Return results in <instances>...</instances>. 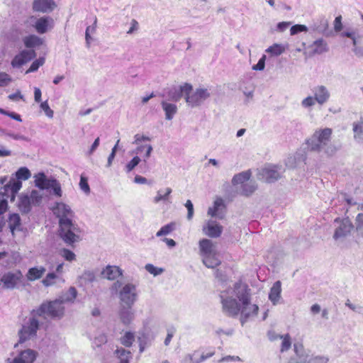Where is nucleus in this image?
Here are the masks:
<instances>
[{"mask_svg":"<svg viewBox=\"0 0 363 363\" xmlns=\"http://www.w3.org/2000/svg\"><path fill=\"white\" fill-rule=\"evenodd\" d=\"M220 298L223 312L232 317L237 316L240 313L242 325L248 318L257 314L258 306L250 302V289L241 281L222 290Z\"/></svg>","mask_w":363,"mask_h":363,"instance_id":"nucleus-1","label":"nucleus"},{"mask_svg":"<svg viewBox=\"0 0 363 363\" xmlns=\"http://www.w3.org/2000/svg\"><path fill=\"white\" fill-rule=\"evenodd\" d=\"M180 90L187 106L191 108L201 106L211 98L212 94L211 89L209 87L200 86L193 89V86L189 83L180 86Z\"/></svg>","mask_w":363,"mask_h":363,"instance_id":"nucleus-2","label":"nucleus"},{"mask_svg":"<svg viewBox=\"0 0 363 363\" xmlns=\"http://www.w3.org/2000/svg\"><path fill=\"white\" fill-rule=\"evenodd\" d=\"M332 133V129L329 128L315 130L307 140L310 150L317 152L324 151L328 155L334 154L335 148L330 145Z\"/></svg>","mask_w":363,"mask_h":363,"instance_id":"nucleus-3","label":"nucleus"},{"mask_svg":"<svg viewBox=\"0 0 363 363\" xmlns=\"http://www.w3.org/2000/svg\"><path fill=\"white\" fill-rule=\"evenodd\" d=\"M111 290L118 293L121 303L124 306H133L138 298L137 285L132 282L116 281L112 284Z\"/></svg>","mask_w":363,"mask_h":363,"instance_id":"nucleus-4","label":"nucleus"},{"mask_svg":"<svg viewBox=\"0 0 363 363\" xmlns=\"http://www.w3.org/2000/svg\"><path fill=\"white\" fill-rule=\"evenodd\" d=\"M199 255L203 264L208 268H215L220 264L216 245L208 239H202L199 242Z\"/></svg>","mask_w":363,"mask_h":363,"instance_id":"nucleus-5","label":"nucleus"},{"mask_svg":"<svg viewBox=\"0 0 363 363\" xmlns=\"http://www.w3.org/2000/svg\"><path fill=\"white\" fill-rule=\"evenodd\" d=\"M59 228V235L67 245L72 246L82 240L81 229L73 220H62Z\"/></svg>","mask_w":363,"mask_h":363,"instance_id":"nucleus-6","label":"nucleus"},{"mask_svg":"<svg viewBox=\"0 0 363 363\" xmlns=\"http://www.w3.org/2000/svg\"><path fill=\"white\" fill-rule=\"evenodd\" d=\"M64 306L56 298L54 301L43 303L33 313L40 317H50L53 319H61L65 315Z\"/></svg>","mask_w":363,"mask_h":363,"instance_id":"nucleus-7","label":"nucleus"},{"mask_svg":"<svg viewBox=\"0 0 363 363\" xmlns=\"http://www.w3.org/2000/svg\"><path fill=\"white\" fill-rule=\"evenodd\" d=\"M38 317L40 316L34 314L33 310L30 316L22 325L21 328L18 331L19 342L21 343L36 337L37 332L40 328V322Z\"/></svg>","mask_w":363,"mask_h":363,"instance_id":"nucleus-8","label":"nucleus"},{"mask_svg":"<svg viewBox=\"0 0 363 363\" xmlns=\"http://www.w3.org/2000/svg\"><path fill=\"white\" fill-rule=\"evenodd\" d=\"M334 226L335 230L333 238L335 241L343 240L354 230V225L348 217L335 218L334 220Z\"/></svg>","mask_w":363,"mask_h":363,"instance_id":"nucleus-9","label":"nucleus"},{"mask_svg":"<svg viewBox=\"0 0 363 363\" xmlns=\"http://www.w3.org/2000/svg\"><path fill=\"white\" fill-rule=\"evenodd\" d=\"M284 172L281 166L269 165L262 169L259 174V179L267 183H273L277 181Z\"/></svg>","mask_w":363,"mask_h":363,"instance_id":"nucleus-10","label":"nucleus"},{"mask_svg":"<svg viewBox=\"0 0 363 363\" xmlns=\"http://www.w3.org/2000/svg\"><path fill=\"white\" fill-rule=\"evenodd\" d=\"M53 213L59 218V223L62 220H72L74 216L70 206L62 202H57L52 208Z\"/></svg>","mask_w":363,"mask_h":363,"instance_id":"nucleus-11","label":"nucleus"},{"mask_svg":"<svg viewBox=\"0 0 363 363\" xmlns=\"http://www.w3.org/2000/svg\"><path fill=\"white\" fill-rule=\"evenodd\" d=\"M22 279V273L20 271H16L4 274L1 279V281L3 283L5 289H13L17 286Z\"/></svg>","mask_w":363,"mask_h":363,"instance_id":"nucleus-12","label":"nucleus"},{"mask_svg":"<svg viewBox=\"0 0 363 363\" xmlns=\"http://www.w3.org/2000/svg\"><path fill=\"white\" fill-rule=\"evenodd\" d=\"M35 57L33 50H23L16 55L11 61L13 67H21Z\"/></svg>","mask_w":363,"mask_h":363,"instance_id":"nucleus-13","label":"nucleus"},{"mask_svg":"<svg viewBox=\"0 0 363 363\" xmlns=\"http://www.w3.org/2000/svg\"><path fill=\"white\" fill-rule=\"evenodd\" d=\"M37 357V352L31 349L21 351L13 359H8L6 363H33Z\"/></svg>","mask_w":363,"mask_h":363,"instance_id":"nucleus-14","label":"nucleus"},{"mask_svg":"<svg viewBox=\"0 0 363 363\" xmlns=\"http://www.w3.org/2000/svg\"><path fill=\"white\" fill-rule=\"evenodd\" d=\"M312 93L317 101V104L320 106L326 104L330 98V92L324 85L314 86L312 89Z\"/></svg>","mask_w":363,"mask_h":363,"instance_id":"nucleus-15","label":"nucleus"},{"mask_svg":"<svg viewBox=\"0 0 363 363\" xmlns=\"http://www.w3.org/2000/svg\"><path fill=\"white\" fill-rule=\"evenodd\" d=\"M53 27V20L49 16L37 18L35 30L38 33L44 34Z\"/></svg>","mask_w":363,"mask_h":363,"instance_id":"nucleus-16","label":"nucleus"},{"mask_svg":"<svg viewBox=\"0 0 363 363\" xmlns=\"http://www.w3.org/2000/svg\"><path fill=\"white\" fill-rule=\"evenodd\" d=\"M328 51L327 43L323 39L315 40L311 45L307 48V51L305 54H308V56L314 55H320Z\"/></svg>","mask_w":363,"mask_h":363,"instance_id":"nucleus-17","label":"nucleus"},{"mask_svg":"<svg viewBox=\"0 0 363 363\" xmlns=\"http://www.w3.org/2000/svg\"><path fill=\"white\" fill-rule=\"evenodd\" d=\"M56 7L53 0H34L33 9L35 11L49 13Z\"/></svg>","mask_w":363,"mask_h":363,"instance_id":"nucleus-18","label":"nucleus"},{"mask_svg":"<svg viewBox=\"0 0 363 363\" xmlns=\"http://www.w3.org/2000/svg\"><path fill=\"white\" fill-rule=\"evenodd\" d=\"M223 227L213 220H208L203 228V233L211 238H218L220 235Z\"/></svg>","mask_w":363,"mask_h":363,"instance_id":"nucleus-19","label":"nucleus"},{"mask_svg":"<svg viewBox=\"0 0 363 363\" xmlns=\"http://www.w3.org/2000/svg\"><path fill=\"white\" fill-rule=\"evenodd\" d=\"M133 306H124L121 304L118 315L120 320L125 325H129L135 318V313L132 309Z\"/></svg>","mask_w":363,"mask_h":363,"instance_id":"nucleus-20","label":"nucleus"},{"mask_svg":"<svg viewBox=\"0 0 363 363\" xmlns=\"http://www.w3.org/2000/svg\"><path fill=\"white\" fill-rule=\"evenodd\" d=\"M214 351L203 353L199 355V352L195 351L192 354H187L184 359V363H201L214 355Z\"/></svg>","mask_w":363,"mask_h":363,"instance_id":"nucleus-21","label":"nucleus"},{"mask_svg":"<svg viewBox=\"0 0 363 363\" xmlns=\"http://www.w3.org/2000/svg\"><path fill=\"white\" fill-rule=\"evenodd\" d=\"M296 358H291L289 363H307L308 354L305 352L303 346L300 343L294 345Z\"/></svg>","mask_w":363,"mask_h":363,"instance_id":"nucleus-22","label":"nucleus"},{"mask_svg":"<svg viewBox=\"0 0 363 363\" xmlns=\"http://www.w3.org/2000/svg\"><path fill=\"white\" fill-rule=\"evenodd\" d=\"M225 205L222 199H217L213 203V207H210L208 210V215L212 217L223 218L224 216Z\"/></svg>","mask_w":363,"mask_h":363,"instance_id":"nucleus-23","label":"nucleus"},{"mask_svg":"<svg viewBox=\"0 0 363 363\" xmlns=\"http://www.w3.org/2000/svg\"><path fill=\"white\" fill-rule=\"evenodd\" d=\"M35 186L40 190L49 189L54 179H48L44 172H39L34 175Z\"/></svg>","mask_w":363,"mask_h":363,"instance_id":"nucleus-24","label":"nucleus"},{"mask_svg":"<svg viewBox=\"0 0 363 363\" xmlns=\"http://www.w3.org/2000/svg\"><path fill=\"white\" fill-rule=\"evenodd\" d=\"M104 278L108 280H115L119 277L122 276L123 271L117 266L108 265L101 272Z\"/></svg>","mask_w":363,"mask_h":363,"instance_id":"nucleus-25","label":"nucleus"},{"mask_svg":"<svg viewBox=\"0 0 363 363\" xmlns=\"http://www.w3.org/2000/svg\"><path fill=\"white\" fill-rule=\"evenodd\" d=\"M77 296V289L72 286L69 287L67 291L62 294L58 298H57L62 305L65 303H72L74 302Z\"/></svg>","mask_w":363,"mask_h":363,"instance_id":"nucleus-26","label":"nucleus"},{"mask_svg":"<svg viewBox=\"0 0 363 363\" xmlns=\"http://www.w3.org/2000/svg\"><path fill=\"white\" fill-rule=\"evenodd\" d=\"M281 283L280 281H277L270 289L269 294V299L274 305L277 304L279 298H281Z\"/></svg>","mask_w":363,"mask_h":363,"instance_id":"nucleus-27","label":"nucleus"},{"mask_svg":"<svg viewBox=\"0 0 363 363\" xmlns=\"http://www.w3.org/2000/svg\"><path fill=\"white\" fill-rule=\"evenodd\" d=\"M161 106L165 113L166 120L171 121L177 112L178 108L177 105L166 101H162Z\"/></svg>","mask_w":363,"mask_h":363,"instance_id":"nucleus-28","label":"nucleus"},{"mask_svg":"<svg viewBox=\"0 0 363 363\" xmlns=\"http://www.w3.org/2000/svg\"><path fill=\"white\" fill-rule=\"evenodd\" d=\"M64 281L65 280L63 279L62 276H60L55 272H49L46 275V277L42 280L43 284L46 287L55 285L59 282Z\"/></svg>","mask_w":363,"mask_h":363,"instance_id":"nucleus-29","label":"nucleus"},{"mask_svg":"<svg viewBox=\"0 0 363 363\" xmlns=\"http://www.w3.org/2000/svg\"><path fill=\"white\" fill-rule=\"evenodd\" d=\"M172 190L170 187H167L165 189H159L157 191L156 196L153 198V203L157 204L161 201L168 202L169 196L172 194Z\"/></svg>","mask_w":363,"mask_h":363,"instance_id":"nucleus-30","label":"nucleus"},{"mask_svg":"<svg viewBox=\"0 0 363 363\" xmlns=\"http://www.w3.org/2000/svg\"><path fill=\"white\" fill-rule=\"evenodd\" d=\"M114 354L118 359L119 363H130V360L132 359L131 352L123 347L117 348Z\"/></svg>","mask_w":363,"mask_h":363,"instance_id":"nucleus-31","label":"nucleus"},{"mask_svg":"<svg viewBox=\"0 0 363 363\" xmlns=\"http://www.w3.org/2000/svg\"><path fill=\"white\" fill-rule=\"evenodd\" d=\"M353 132L354 139L359 143H363V118L353 123Z\"/></svg>","mask_w":363,"mask_h":363,"instance_id":"nucleus-32","label":"nucleus"},{"mask_svg":"<svg viewBox=\"0 0 363 363\" xmlns=\"http://www.w3.org/2000/svg\"><path fill=\"white\" fill-rule=\"evenodd\" d=\"M45 268L43 267H32L28 269L27 273V279L29 281H35L43 277L45 272Z\"/></svg>","mask_w":363,"mask_h":363,"instance_id":"nucleus-33","label":"nucleus"},{"mask_svg":"<svg viewBox=\"0 0 363 363\" xmlns=\"http://www.w3.org/2000/svg\"><path fill=\"white\" fill-rule=\"evenodd\" d=\"M23 43L26 48H31L42 45L43 40L35 35H30L23 38Z\"/></svg>","mask_w":363,"mask_h":363,"instance_id":"nucleus-34","label":"nucleus"},{"mask_svg":"<svg viewBox=\"0 0 363 363\" xmlns=\"http://www.w3.org/2000/svg\"><path fill=\"white\" fill-rule=\"evenodd\" d=\"M250 176H251V174L249 171L242 172L241 173L235 174L233 177V178L232 179V183L233 185H236V184H241L243 185L244 184H245V182H248L250 180Z\"/></svg>","mask_w":363,"mask_h":363,"instance_id":"nucleus-35","label":"nucleus"},{"mask_svg":"<svg viewBox=\"0 0 363 363\" xmlns=\"http://www.w3.org/2000/svg\"><path fill=\"white\" fill-rule=\"evenodd\" d=\"M360 211L356 217V230L359 235L363 238V204L358 206Z\"/></svg>","mask_w":363,"mask_h":363,"instance_id":"nucleus-36","label":"nucleus"},{"mask_svg":"<svg viewBox=\"0 0 363 363\" xmlns=\"http://www.w3.org/2000/svg\"><path fill=\"white\" fill-rule=\"evenodd\" d=\"M22 183L21 182L16 179L10 180L9 183L5 184V190L8 191L11 190L13 196L16 194L21 188Z\"/></svg>","mask_w":363,"mask_h":363,"instance_id":"nucleus-37","label":"nucleus"},{"mask_svg":"<svg viewBox=\"0 0 363 363\" xmlns=\"http://www.w3.org/2000/svg\"><path fill=\"white\" fill-rule=\"evenodd\" d=\"M286 48L284 45L281 44L274 43L272 46L269 47L266 52L270 53L272 56H279L284 52Z\"/></svg>","mask_w":363,"mask_h":363,"instance_id":"nucleus-38","label":"nucleus"},{"mask_svg":"<svg viewBox=\"0 0 363 363\" xmlns=\"http://www.w3.org/2000/svg\"><path fill=\"white\" fill-rule=\"evenodd\" d=\"M134 340L135 335L131 332H125V334L120 339L121 343L127 347H130Z\"/></svg>","mask_w":363,"mask_h":363,"instance_id":"nucleus-39","label":"nucleus"},{"mask_svg":"<svg viewBox=\"0 0 363 363\" xmlns=\"http://www.w3.org/2000/svg\"><path fill=\"white\" fill-rule=\"evenodd\" d=\"M43 194L41 191L38 190H33L29 196L31 200L32 205L38 206L41 203Z\"/></svg>","mask_w":363,"mask_h":363,"instance_id":"nucleus-40","label":"nucleus"},{"mask_svg":"<svg viewBox=\"0 0 363 363\" xmlns=\"http://www.w3.org/2000/svg\"><path fill=\"white\" fill-rule=\"evenodd\" d=\"M32 205L31 200H30L29 196H23L20 199L19 207L21 210L26 213L30 211V206Z\"/></svg>","mask_w":363,"mask_h":363,"instance_id":"nucleus-41","label":"nucleus"},{"mask_svg":"<svg viewBox=\"0 0 363 363\" xmlns=\"http://www.w3.org/2000/svg\"><path fill=\"white\" fill-rule=\"evenodd\" d=\"M257 189V185L254 182H249L242 185V194L245 196L251 195Z\"/></svg>","mask_w":363,"mask_h":363,"instance_id":"nucleus-42","label":"nucleus"},{"mask_svg":"<svg viewBox=\"0 0 363 363\" xmlns=\"http://www.w3.org/2000/svg\"><path fill=\"white\" fill-rule=\"evenodd\" d=\"M279 339L281 340V352L287 351L291 346V337L289 334H286L282 336H279Z\"/></svg>","mask_w":363,"mask_h":363,"instance_id":"nucleus-43","label":"nucleus"},{"mask_svg":"<svg viewBox=\"0 0 363 363\" xmlns=\"http://www.w3.org/2000/svg\"><path fill=\"white\" fill-rule=\"evenodd\" d=\"M317 103L315 97L313 96H308L301 101V106L306 109H311L313 106Z\"/></svg>","mask_w":363,"mask_h":363,"instance_id":"nucleus-44","label":"nucleus"},{"mask_svg":"<svg viewBox=\"0 0 363 363\" xmlns=\"http://www.w3.org/2000/svg\"><path fill=\"white\" fill-rule=\"evenodd\" d=\"M18 179L27 180L30 176V172L27 167H21L16 173Z\"/></svg>","mask_w":363,"mask_h":363,"instance_id":"nucleus-45","label":"nucleus"},{"mask_svg":"<svg viewBox=\"0 0 363 363\" xmlns=\"http://www.w3.org/2000/svg\"><path fill=\"white\" fill-rule=\"evenodd\" d=\"M21 224V218L18 214H12L9 217V225L11 230L13 232V230L20 225Z\"/></svg>","mask_w":363,"mask_h":363,"instance_id":"nucleus-46","label":"nucleus"},{"mask_svg":"<svg viewBox=\"0 0 363 363\" xmlns=\"http://www.w3.org/2000/svg\"><path fill=\"white\" fill-rule=\"evenodd\" d=\"M174 223H171L164 225L160 230L156 233L157 237H161L169 234L174 229Z\"/></svg>","mask_w":363,"mask_h":363,"instance_id":"nucleus-47","label":"nucleus"},{"mask_svg":"<svg viewBox=\"0 0 363 363\" xmlns=\"http://www.w3.org/2000/svg\"><path fill=\"white\" fill-rule=\"evenodd\" d=\"M50 189H52V192L55 196L57 197H61L62 196L61 184L57 179H53Z\"/></svg>","mask_w":363,"mask_h":363,"instance_id":"nucleus-48","label":"nucleus"},{"mask_svg":"<svg viewBox=\"0 0 363 363\" xmlns=\"http://www.w3.org/2000/svg\"><path fill=\"white\" fill-rule=\"evenodd\" d=\"M45 63V58L40 57L33 62L30 68L26 71V74L29 72H33L38 69V68Z\"/></svg>","mask_w":363,"mask_h":363,"instance_id":"nucleus-49","label":"nucleus"},{"mask_svg":"<svg viewBox=\"0 0 363 363\" xmlns=\"http://www.w3.org/2000/svg\"><path fill=\"white\" fill-rule=\"evenodd\" d=\"M345 306H347L350 309L353 311L354 312L363 315V306L359 304H354L350 302L349 299H347L345 302Z\"/></svg>","mask_w":363,"mask_h":363,"instance_id":"nucleus-50","label":"nucleus"},{"mask_svg":"<svg viewBox=\"0 0 363 363\" xmlns=\"http://www.w3.org/2000/svg\"><path fill=\"white\" fill-rule=\"evenodd\" d=\"M60 255L64 259H65L66 260H67L69 262H72V261L74 260L76 258L75 254L73 252H72L71 250L66 249V248H63L62 250H60Z\"/></svg>","mask_w":363,"mask_h":363,"instance_id":"nucleus-51","label":"nucleus"},{"mask_svg":"<svg viewBox=\"0 0 363 363\" xmlns=\"http://www.w3.org/2000/svg\"><path fill=\"white\" fill-rule=\"evenodd\" d=\"M141 161L140 158L138 156L134 157L126 165V172H130Z\"/></svg>","mask_w":363,"mask_h":363,"instance_id":"nucleus-52","label":"nucleus"},{"mask_svg":"<svg viewBox=\"0 0 363 363\" xmlns=\"http://www.w3.org/2000/svg\"><path fill=\"white\" fill-rule=\"evenodd\" d=\"M308 31V28L305 25L296 24L291 27L290 33L291 35H294L300 32Z\"/></svg>","mask_w":363,"mask_h":363,"instance_id":"nucleus-53","label":"nucleus"},{"mask_svg":"<svg viewBox=\"0 0 363 363\" xmlns=\"http://www.w3.org/2000/svg\"><path fill=\"white\" fill-rule=\"evenodd\" d=\"M145 269L151 274H153L154 276H157L162 273L163 269L162 268H157L155 267L152 264H147L145 266Z\"/></svg>","mask_w":363,"mask_h":363,"instance_id":"nucleus-54","label":"nucleus"},{"mask_svg":"<svg viewBox=\"0 0 363 363\" xmlns=\"http://www.w3.org/2000/svg\"><path fill=\"white\" fill-rule=\"evenodd\" d=\"M40 108L41 109L45 112V115L49 118H52L54 116L53 111L50 108L48 103L47 101L42 102L40 104Z\"/></svg>","mask_w":363,"mask_h":363,"instance_id":"nucleus-55","label":"nucleus"},{"mask_svg":"<svg viewBox=\"0 0 363 363\" xmlns=\"http://www.w3.org/2000/svg\"><path fill=\"white\" fill-rule=\"evenodd\" d=\"M36 21H37V17H35L34 16H30L27 17L25 19V21H23V25L27 28H35Z\"/></svg>","mask_w":363,"mask_h":363,"instance_id":"nucleus-56","label":"nucleus"},{"mask_svg":"<svg viewBox=\"0 0 363 363\" xmlns=\"http://www.w3.org/2000/svg\"><path fill=\"white\" fill-rule=\"evenodd\" d=\"M11 81V77L5 73L0 72V86H7Z\"/></svg>","mask_w":363,"mask_h":363,"instance_id":"nucleus-57","label":"nucleus"},{"mask_svg":"<svg viewBox=\"0 0 363 363\" xmlns=\"http://www.w3.org/2000/svg\"><path fill=\"white\" fill-rule=\"evenodd\" d=\"M81 279L84 280L86 282L91 283L95 280V275L94 272L91 271H86L81 276Z\"/></svg>","mask_w":363,"mask_h":363,"instance_id":"nucleus-58","label":"nucleus"},{"mask_svg":"<svg viewBox=\"0 0 363 363\" xmlns=\"http://www.w3.org/2000/svg\"><path fill=\"white\" fill-rule=\"evenodd\" d=\"M79 186L80 189L86 194H89L90 192V188L87 182V179L81 177L80 182H79Z\"/></svg>","mask_w":363,"mask_h":363,"instance_id":"nucleus-59","label":"nucleus"},{"mask_svg":"<svg viewBox=\"0 0 363 363\" xmlns=\"http://www.w3.org/2000/svg\"><path fill=\"white\" fill-rule=\"evenodd\" d=\"M329 359L324 356H316L308 359L307 363H328Z\"/></svg>","mask_w":363,"mask_h":363,"instance_id":"nucleus-60","label":"nucleus"},{"mask_svg":"<svg viewBox=\"0 0 363 363\" xmlns=\"http://www.w3.org/2000/svg\"><path fill=\"white\" fill-rule=\"evenodd\" d=\"M185 207L187 208L188 213H187V219L191 220L194 216V206L191 200H187L185 203Z\"/></svg>","mask_w":363,"mask_h":363,"instance_id":"nucleus-61","label":"nucleus"},{"mask_svg":"<svg viewBox=\"0 0 363 363\" xmlns=\"http://www.w3.org/2000/svg\"><path fill=\"white\" fill-rule=\"evenodd\" d=\"M107 342V337L104 334H100L94 338V344L96 347H99L101 345L105 344Z\"/></svg>","mask_w":363,"mask_h":363,"instance_id":"nucleus-62","label":"nucleus"},{"mask_svg":"<svg viewBox=\"0 0 363 363\" xmlns=\"http://www.w3.org/2000/svg\"><path fill=\"white\" fill-rule=\"evenodd\" d=\"M265 60H266V56L263 55L259 60L257 64L252 66V69L253 70H259V71L263 70L265 67Z\"/></svg>","mask_w":363,"mask_h":363,"instance_id":"nucleus-63","label":"nucleus"},{"mask_svg":"<svg viewBox=\"0 0 363 363\" xmlns=\"http://www.w3.org/2000/svg\"><path fill=\"white\" fill-rule=\"evenodd\" d=\"M291 25V22L282 21L277 23L275 30L279 33L285 31Z\"/></svg>","mask_w":363,"mask_h":363,"instance_id":"nucleus-64","label":"nucleus"}]
</instances>
